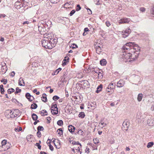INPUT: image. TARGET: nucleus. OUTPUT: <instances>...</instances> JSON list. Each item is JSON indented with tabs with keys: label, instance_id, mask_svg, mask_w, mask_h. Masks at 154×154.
Instances as JSON below:
<instances>
[{
	"label": "nucleus",
	"instance_id": "f257e3e1",
	"mask_svg": "<svg viewBox=\"0 0 154 154\" xmlns=\"http://www.w3.org/2000/svg\"><path fill=\"white\" fill-rule=\"evenodd\" d=\"M123 51L121 54L122 60L126 62H132L138 57L140 48L134 43H127L122 47Z\"/></svg>",
	"mask_w": 154,
	"mask_h": 154
},
{
	"label": "nucleus",
	"instance_id": "f03ea898",
	"mask_svg": "<svg viewBox=\"0 0 154 154\" xmlns=\"http://www.w3.org/2000/svg\"><path fill=\"white\" fill-rule=\"evenodd\" d=\"M141 113L140 112H138L137 114V118L138 119V122H141L140 119L141 118L142 119L146 118V121L147 124L150 126H152L154 125V117L149 115L147 112H145L144 113L141 115Z\"/></svg>",
	"mask_w": 154,
	"mask_h": 154
},
{
	"label": "nucleus",
	"instance_id": "7ed1b4c3",
	"mask_svg": "<svg viewBox=\"0 0 154 154\" xmlns=\"http://www.w3.org/2000/svg\"><path fill=\"white\" fill-rule=\"evenodd\" d=\"M42 44L43 47L45 48L49 49L52 48L49 38H46L45 39H43L42 41Z\"/></svg>",
	"mask_w": 154,
	"mask_h": 154
},
{
	"label": "nucleus",
	"instance_id": "20e7f679",
	"mask_svg": "<svg viewBox=\"0 0 154 154\" xmlns=\"http://www.w3.org/2000/svg\"><path fill=\"white\" fill-rule=\"evenodd\" d=\"M70 143L73 144L75 147L74 148L75 149L76 152L78 153H79L80 154L81 153V151H80V149L81 148V145L78 142H76L75 141H70Z\"/></svg>",
	"mask_w": 154,
	"mask_h": 154
},
{
	"label": "nucleus",
	"instance_id": "39448f33",
	"mask_svg": "<svg viewBox=\"0 0 154 154\" xmlns=\"http://www.w3.org/2000/svg\"><path fill=\"white\" fill-rule=\"evenodd\" d=\"M81 83H78L76 85H78L80 87H86L89 85V83L86 80H84L83 81H80Z\"/></svg>",
	"mask_w": 154,
	"mask_h": 154
},
{
	"label": "nucleus",
	"instance_id": "423d86ee",
	"mask_svg": "<svg viewBox=\"0 0 154 154\" xmlns=\"http://www.w3.org/2000/svg\"><path fill=\"white\" fill-rule=\"evenodd\" d=\"M131 32V30L129 28L126 29L124 32L122 31L120 32L122 35V37L124 38L128 36Z\"/></svg>",
	"mask_w": 154,
	"mask_h": 154
},
{
	"label": "nucleus",
	"instance_id": "0eeeda50",
	"mask_svg": "<svg viewBox=\"0 0 154 154\" xmlns=\"http://www.w3.org/2000/svg\"><path fill=\"white\" fill-rule=\"evenodd\" d=\"M129 126V122L127 120L125 121L123 124L122 127V129L124 131H127Z\"/></svg>",
	"mask_w": 154,
	"mask_h": 154
},
{
	"label": "nucleus",
	"instance_id": "6e6552de",
	"mask_svg": "<svg viewBox=\"0 0 154 154\" xmlns=\"http://www.w3.org/2000/svg\"><path fill=\"white\" fill-rule=\"evenodd\" d=\"M51 112L53 115H56L58 113V108L56 104L53 105L51 107Z\"/></svg>",
	"mask_w": 154,
	"mask_h": 154
},
{
	"label": "nucleus",
	"instance_id": "1a4fd4ad",
	"mask_svg": "<svg viewBox=\"0 0 154 154\" xmlns=\"http://www.w3.org/2000/svg\"><path fill=\"white\" fill-rule=\"evenodd\" d=\"M131 20L129 18L125 17L119 20V24L122 23H128Z\"/></svg>",
	"mask_w": 154,
	"mask_h": 154
},
{
	"label": "nucleus",
	"instance_id": "9d476101",
	"mask_svg": "<svg viewBox=\"0 0 154 154\" xmlns=\"http://www.w3.org/2000/svg\"><path fill=\"white\" fill-rule=\"evenodd\" d=\"M50 41V42L51 43V44L52 46V48L54 47L57 42V39L56 38L54 39H51L49 40Z\"/></svg>",
	"mask_w": 154,
	"mask_h": 154
},
{
	"label": "nucleus",
	"instance_id": "9b49d317",
	"mask_svg": "<svg viewBox=\"0 0 154 154\" xmlns=\"http://www.w3.org/2000/svg\"><path fill=\"white\" fill-rule=\"evenodd\" d=\"M10 146H5V145H2L0 146V151H6L10 148Z\"/></svg>",
	"mask_w": 154,
	"mask_h": 154
},
{
	"label": "nucleus",
	"instance_id": "f8f14e48",
	"mask_svg": "<svg viewBox=\"0 0 154 154\" xmlns=\"http://www.w3.org/2000/svg\"><path fill=\"white\" fill-rule=\"evenodd\" d=\"M125 84L124 81L122 79H120L118 82L117 86L119 88L122 87L124 86Z\"/></svg>",
	"mask_w": 154,
	"mask_h": 154
},
{
	"label": "nucleus",
	"instance_id": "ddd939ff",
	"mask_svg": "<svg viewBox=\"0 0 154 154\" xmlns=\"http://www.w3.org/2000/svg\"><path fill=\"white\" fill-rule=\"evenodd\" d=\"M26 97L30 101H32L34 99L33 97L31 96L29 93H27L26 94Z\"/></svg>",
	"mask_w": 154,
	"mask_h": 154
},
{
	"label": "nucleus",
	"instance_id": "4468645a",
	"mask_svg": "<svg viewBox=\"0 0 154 154\" xmlns=\"http://www.w3.org/2000/svg\"><path fill=\"white\" fill-rule=\"evenodd\" d=\"M114 89V88L111 87V84H109L106 89V91L108 93L111 92L112 93V90H113Z\"/></svg>",
	"mask_w": 154,
	"mask_h": 154
},
{
	"label": "nucleus",
	"instance_id": "2eb2a0df",
	"mask_svg": "<svg viewBox=\"0 0 154 154\" xmlns=\"http://www.w3.org/2000/svg\"><path fill=\"white\" fill-rule=\"evenodd\" d=\"M19 85L21 86H24L25 85V82L22 78H20L19 80Z\"/></svg>",
	"mask_w": 154,
	"mask_h": 154
},
{
	"label": "nucleus",
	"instance_id": "dca6fc26",
	"mask_svg": "<svg viewBox=\"0 0 154 154\" xmlns=\"http://www.w3.org/2000/svg\"><path fill=\"white\" fill-rule=\"evenodd\" d=\"M69 131L71 133L74 131L75 127L72 125H69L68 126Z\"/></svg>",
	"mask_w": 154,
	"mask_h": 154
},
{
	"label": "nucleus",
	"instance_id": "f3484780",
	"mask_svg": "<svg viewBox=\"0 0 154 154\" xmlns=\"http://www.w3.org/2000/svg\"><path fill=\"white\" fill-rule=\"evenodd\" d=\"M68 62L69 58L67 57H65L63 61L62 65L63 66H65Z\"/></svg>",
	"mask_w": 154,
	"mask_h": 154
},
{
	"label": "nucleus",
	"instance_id": "a211bd4d",
	"mask_svg": "<svg viewBox=\"0 0 154 154\" xmlns=\"http://www.w3.org/2000/svg\"><path fill=\"white\" fill-rule=\"evenodd\" d=\"M7 68L6 66H2L1 69V73L2 74H5L7 71Z\"/></svg>",
	"mask_w": 154,
	"mask_h": 154
},
{
	"label": "nucleus",
	"instance_id": "6ab92c4d",
	"mask_svg": "<svg viewBox=\"0 0 154 154\" xmlns=\"http://www.w3.org/2000/svg\"><path fill=\"white\" fill-rule=\"evenodd\" d=\"M97 72L98 73L96 75L98 76V79H102L103 77V72L102 71L100 72L99 71H98V72Z\"/></svg>",
	"mask_w": 154,
	"mask_h": 154
},
{
	"label": "nucleus",
	"instance_id": "aec40b11",
	"mask_svg": "<svg viewBox=\"0 0 154 154\" xmlns=\"http://www.w3.org/2000/svg\"><path fill=\"white\" fill-rule=\"evenodd\" d=\"M2 145H5L8 146H11V145L9 143H7V140H3L2 142Z\"/></svg>",
	"mask_w": 154,
	"mask_h": 154
},
{
	"label": "nucleus",
	"instance_id": "412c9836",
	"mask_svg": "<svg viewBox=\"0 0 154 154\" xmlns=\"http://www.w3.org/2000/svg\"><path fill=\"white\" fill-rule=\"evenodd\" d=\"M42 100L44 102H46L47 101L46 94L44 93L43 94L42 97Z\"/></svg>",
	"mask_w": 154,
	"mask_h": 154
},
{
	"label": "nucleus",
	"instance_id": "4be33fe9",
	"mask_svg": "<svg viewBox=\"0 0 154 154\" xmlns=\"http://www.w3.org/2000/svg\"><path fill=\"white\" fill-rule=\"evenodd\" d=\"M143 97V94L141 93L138 94L137 95V100L138 101L140 102L142 99Z\"/></svg>",
	"mask_w": 154,
	"mask_h": 154
},
{
	"label": "nucleus",
	"instance_id": "5701e85b",
	"mask_svg": "<svg viewBox=\"0 0 154 154\" xmlns=\"http://www.w3.org/2000/svg\"><path fill=\"white\" fill-rule=\"evenodd\" d=\"M94 47L95 48H97V47L102 48L103 45L102 44H101V43L97 42L94 45Z\"/></svg>",
	"mask_w": 154,
	"mask_h": 154
},
{
	"label": "nucleus",
	"instance_id": "b1692460",
	"mask_svg": "<svg viewBox=\"0 0 154 154\" xmlns=\"http://www.w3.org/2000/svg\"><path fill=\"white\" fill-rule=\"evenodd\" d=\"M102 85H100L98 86L97 88V90L96 91V92L97 93H98L100 91H101L102 90Z\"/></svg>",
	"mask_w": 154,
	"mask_h": 154
},
{
	"label": "nucleus",
	"instance_id": "393cba45",
	"mask_svg": "<svg viewBox=\"0 0 154 154\" xmlns=\"http://www.w3.org/2000/svg\"><path fill=\"white\" fill-rule=\"evenodd\" d=\"M100 64L102 66L105 65L107 63L106 60L105 59H103L100 60Z\"/></svg>",
	"mask_w": 154,
	"mask_h": 154
},
{
	"label": "nucleus",
	"instance_id": "a878e982",
	"mask_svg": "<svg viewBox=\"0 0 154 154\" xmlns=\"http://www.w3.org/2000/svg\"><path fill=\"white\" fill-rule=\"evenodd\" d=\"M102 48H95L96 49V51L97 53L98 54H100L101 52L102 51Z\"/></svg>",
	"mask_w": 154,
	"mask_h": 154
},
{
	"label": "nucleus",
	"instance_id": "bb28decb",
	"mask_svg": "<svg viewBox=\"0 0 154 154\" xmlns=\"http://www.w3.org/2000/svg\"><path fill=\"white\" fill-rule=\"evenodd\" d=\"M32 119L34 121H36L37 120L38 117L37 115L35 113H33L32 115Z\"/></svg>",
	"mask_w": 154,
	"mask_h": 154
},
{
	"label": "nucleus",
	"instance_id": "cd10ccee",
	"mask_svg": "<svg viewBox=\"0 0 154 154\" xmlns=\"http://www.w3.org/2000/svg\"><path fill=\"white\" fill-rule=\"evenodd\" d=\"M33 135H29L26 137V139L28 141H32L31 138H32Z\"/></svg>",
	"mask_w": 154,
	"mask_h": 154
},
{
	"label": "nucleus",
	"instance_id": "c85d7f7f",
	"mask_svg": "<svg viewBox=\"0 0 154 154\" xmlns=\"http://www.w3.org/2000/svg\"><path fill=\"white\" fill-rule=\"evenodd\" d=\"M85 116V113L83 112H80L79 115V117L81 118H84Z\"/></svg>",
	"mask_w": 154,
	"mask_h": 154
},
{
	"label": "nucleus",
	"instance_id": "c756f323",
	"mask_svg": "<svg viewBox=\"0 0 154 154\" xmlns=\"http://www.w3.org/2000/svg\"><path fill=\"white\" fill-rule=\"evenodd\" d=\"M37 107V105L36 103H34L32 104L31 106V108L32 109H36Z\"/></svg>",
	"mask_w": 154,
	"mask_h": 154
},
{
	"label": "nucleus",
	"instance_id": "7c9ffc66",
	"mask_svg": "<svg viewBox=\"0 0 154 154\" xmlns=\"http://www.w3.org/2000/svg\"><path fill=\"white\" fill-rule=\"evenodd\" d=\"M154 144L153 142H149L147 145V147L148 148L152 147Z\"/></svg>",
	"mask_w": 154,
	"mask_h": 154
},
{
	"label": "nucleus",
	"instance_id": "2f4dec72",
	"mask_svg": "<svg viewBox=\"0 0 154 154\" xmlns=\"http://www.w3.org/2000/svg\"><path fill=\"white\" fill-rule=\"evenodd\" d=\"M15 112H17V114H16L17 115H18L20 114L19 110L18 109H16L15 111H14V112H12V111H11L10 114L11 115L13 114V113H14Z\"/></svg>",
	"mask_w": 154,
	"mask_h": 154
},
{
	"label": "nucleus",
	"instance_id": "473e14b6",
	"mask_svg": "<svg viewBox=\"0 0 154 154\" xmlns=\"http://www.w3.org/2000/svg\"><path fill=\"white\" fill-rule=\"evenodd\" d=\"M22 128L21 127H19L15 128L14 130L16 132H19L22 131Z\"/></svg>",
	"mask_w": 154,
	"mask_h": 154
},
{
	"label": "nucleus",
	"instance_id": "72a5a7b5",
	"mask_svg": "<svg viewBox=\"0 0 154 154\" xmlns=\"http://www.w3.org/2000/svg\"><path fill=\"white\" fill-rule=\"evenodd\" d=\"M57 124L58 125L61 126L63 125V121L61 120H59L57 122Z\"/></svg>",
	"mask_w": 154,
	"mask_h": 154
},
{
	"label": "nucleus",
	"instance_id": "f704fd0d",
	"mask_svg": "<svg viewBox=\"0 0 154 154\" xmlns=\"http://www.w3.org/2000/svg\"><path fill=\"white\" fill-rule=\"evenodd\" d=\"M93 141L94 143L96 144H97L99 143V139L97 138H94L93 139Z\"/></svg>",
	"mask_w": 154,
	"mask_h": 154
},
{
	"label": "nucleus",
	"instance_id": "c9c22d12",
	"mask_svg": "<svg viewBox=\"0 0 154 154\" xmlns=\"http://www.w3.org/2000/svg\"><path fill=\"white\" fill-rule=\"evenodd\" d=\"M14 91V89L12 88L9 89L8 90V93L9 94H11L12 92H13Z\"/></svg>",
	"mask_w": 154,
	"mask_h": 154
},
{
	"label": "nucleus",
	"instance_id": "e433bc0d",
	"mask_svg": "<svg viewBox=\"0 0 154 154\" xmlns=\"http://www.w3.org/2000/svg\"><path fill=\"white\" fill-rule=\"evenodd\" d=\"M57 132H59L58 134L60 135L63 134V130L61 128L58 129L57 130Z\"/></svg>",
	"mask_w": 154,
	"mask_h": 154
},
{
	"label": "nucleus",
	"instance_id": "4c0bfd02",
	"mask_svg": "<svg viewBox=\"0 0 154 154\" xmlns=\"http://www.w3.org/2000/svg\"><path fill=\"white\" fill-rule=\"evenodd\" d=\"M51 2L53 4H56L59 2L60 0H50Z\"/></svg>",
	"mask_w": 154,
	"mask_h": 154
},
{
	"label": "nucleus",
	"instance_id": "58836bf2",
	"mask_svg": "<svg viewBox=\"0 0 154 154\" xmlns=\"http://www.w3.org/2000/svg\"><path fill=\"white\" fill-rule=\"evenodd\" d=\"M47 111L45 110H43L41 112V113L43 114V116L47 115Z\"/></svg>",
	"mask_w": 154,
	"mask_h": 154
},
{
	"label": "nucleus",
	"instance_id": "ea45409f",
	"mask_svg": "<svg viewBox=\"0 0 154 154\" xmlns=\"http://www.w3.org/2000/svg\"><path fill=\"white\" fill-rule=\"evenodd\" d=\"M92 72H93V73L94 74H95V75H97V73L98 72V71H99V70H96L94 68L92 70Z\"/></svg>",
	"mask_w": 154,
	"mask_h": 154
},
{
	"label": "nucleus",
	"instance_id": "a19ab883",
	"mask_svg": "<svg viewBox=\"0 0 154 154\" xmlns=\"http://www.w3.org/2000/svg\"><path fill=\"white\" fill-rule=\"evenodd\" d=\"M44 129L43 127L42 126H39L37 127V130L39 131H43Z\"/></svg>",
	"mask_w": 154,
	"mask_h": 154
},
{
	"label": "nucleus",
	"instance_id": "79ce46f5",
	"mask_svg": "<svg viewBox=\"0 0 154 154\" xmlns=\"http://www.w3.org/2000/svg\"><path fill=\"white\" fill-rule=\"evenodd\" d=\"M21 91V89H19V88L18 87L16 89V91L15 93V94L18 93H20Z\"/></svg>",
	"mask_w": 154,
	"mask_h": 154
},
{
	"label": "nucleus",
	"instance_id": "37998d69",
	"mask_svg": "<svg viewBox=\"0 0 154 154\" xmlns=\"http://www.w3.org/2000/svg\"><path fill=\"white\" fill-rule=\"evenodd\" d=\"M60 98V97L57 96H54L53 97V99L55 101H56Z\"/></svg>",
	"mask_w": 154,
	"mask_h": 154
},
{
	"label": "nucleus",
	"instance_id": "c03bdc74",
	"mask_svg": "<svg viewBox=\"0 0 154 154\" xmlns=\"http://www.w3.org/2000/svg\"><path fill=\"white\" fill-rule=\"evenodd\" d=\"M83 131L81 129L79 130L77 132V133L80 135H82L83 134Z\"/></svg>",
	"mask_w": 154,
	"mask_h": 154
},
{
	"label": "nucleus",
	"instance_id": "a18cd8bd",
	"mask_svg": "<svg viewBox=\"0 0 154 154\" xmlns=\"http://www.w3.org/2000/svg\"><path fill=\"white\" fill-rule=\"evenodd\" d=\"M39 131H38L37 133V136L39 137H41V133Z\"/></svg>",
	"mask_w": 154,
	"mask_h": 154
},
{
	"label": "nucleus",
	"instance_id": "49530a36",
	"mask_svg": "<svg viewBox=\"0 0 154 154\" xmlns=\"http://www.w3.org/2000/svg\"><path fill=\"white\" fill-rule=\"evenodd\" d=\"M105 23L106 26L108 27L109 26L111 25L110 22L108 21H106Z\"/></svg>",
	"mask_w": 154,
	"mask_h": 154
},
{
	"label": "nucleus",
	"instance_id": "de8ad7c7",
	"mask_svg": "<svg viewBox=\"0 0 154 154\" xmlns=\"http://www.w3.org/2000/svg\"><path fill=\"white\" fill-rule=\"evenodd\" d=\"M81 9V7L79 5H77L76 6V10L77 11H79Z\"/></svg>",
	"mask_w": 154,
	"mask_h": 154
},
{
	"label": "nucleus",
	"instance_id": "09e8293b",
	"mask_svg": "<svg viewBox=\"0 0 154 154\" xmlns=\"http://www.w3.org/2000/svg\"><path fill=\"white\" fill-rule=\"evenodd\" d=\"M35 145L36 146H37L38 147V148L39 149H41V146L40 145V144H38V143H36Z\"/></svg>",
	"mask_w": 154,
	"mask_h": 154
},
{
	"label": "nucleus",
	"instance_id": "8fccbe9b",
	"mask_svg": "<svg viewBox=\"0 0 154 154\" xmlns=\"http://www.w3.org/2000/svg\"><path fill=\"white\" fill-rule=\"evenodd\" d=\"M75 11L74 10H72L70 12L69 15H70V16H72L75 13Z\"/></svg>",
	"mask_w": 154,
	"mask_h": 154
},
{
	"label": "nucleus",
	"instance_id": "3c124183",
	"mask_svg": "<svg viewBox=\"0 0 154 154\" xmlns=\"http://www.w3.org/2000/svg\"><path fill=\"white\" fill-rule=\"evenodd\" d=\"M71 47L72 48H77L78 46L74 44L71 45Z\"/></svg>",
	"mask_w": 154,
	"mask_h": 154
},
{
	"label": "nucleus",
	"instance_id": "603ef678",
	"mask_svg": "<svg viewBox=\"0 0 154 154\" xmlns=\"http://www.w3.org/2000/svg\"><path fill=\"white\" fill-rule=\"evenodd\" d=\"M59 72V71H58L57 69L54 73H53V75H57Z\"/></svg>",
	"mask_w": 154,
	"mask_h": 154
},
{
	"label": "nucleus",
	"instance_id": "864d4df0",
	"mask_svg": "<svg viewBox=\"0 0 154 154\" xmlns=\"http://www.w3.org/2000/svg\"><path fill=\"white\" fill-rule=\"evenodd\" d=\"M49 147L50 149L52 151H53L54 150V147L52 146L51 144H50L49 145Z\"/></svg>",
	"mask_w": 154,
	"mask_h": 154
},
{
	"label": "nucleus",
	"instance_id": "5fc2aeb1",
	"mask_svg": "<svg viewBox=\"0 0 154 154\" xmlns=\"http://www.w3.org/2000/svg\"><path fill=\"white\" fill-rule=\"evenodd\" d=\"M89 150L90 149L88 148H86V149H85V152L88 154L90 152Z\"/></svg>",
	"mask_w": 154,
	"mask_h": 154
},
{
	"label": "nucleus",
	"instance_id": "6e6d98bb",
	"mask_svg": "<svg viewBox=\"0 0 154 154\" xmlns=\"http://www.w3.org/2000/svg\"><path fill=\"white\" fill-rule=\"evenodd\" d=\"M145 8L143 7L141 8L140 9V11L142 12H144L145 11Z\"/></svg>",
	"mask_w": 154,
	"mask_h": 154
},
{
	"label": "nucleus",
	"instance_id": "4d7b16f0",
	"mask_svg": "<svg viewBox=\"0 0 154 154\" xmlns=\"http://www.w3.org/2000/svg\"><path fill=\"white\" fill-rule=\"evenodd\" d=\"M151 12L152 14L154 15V6H153L152 10H151Z\"/></svg>",
	"mask_w": 154,
	"mask_h": 154
},
{
	"label": "nucleus",
	"instance_id": "13d9d810",
	"mask_svg": "<svg viewBox=\"0 0 154 154\" xmlns=\"http://www.w3.org/2000/svg\"><path fill=\"white\" fill-rule=\"evenodd\" d=\"M100 124L101 125H102L103 127L105 126L106 125V124H104V123L102 121H101L100 122Z\"/></svg>",
	"mask_w": 154,
	"mask_h": 154
},
{
	"label": "nucleus",
	"instance_id": "bf43d9fd",
	"mask_svg": "<svg viewBox=\"0 0 154 154\" xmlns=\"http://www.w3.org/2000/svg\"><path fill=\"white\" fill-rule=\"evenodd\" d=\"M87 11L89 14H91L92 13V11L89 8L87 9Z\"/></svg>",
	"mask_w": 154,
	"mask_h": 154
},
{
	"label": "nucleus",
	"instance_id": "052dcab7",
	"mask_svg": "<svg viewBox=\"0 0 154 154\" xmlns=\"http://www.w3.org/2000/svg\"><path fill=\"white\" fill-rule=\"evenodd\" d=\"M15 74V72H14L13 71L11 73L10 75L12 77H13L14 76Z\"/></svg>",
	"mask_w": 154,
	"mask_h": 154
},
{
	"label": "nucleus",
	"instance_id": "680f3d73",
	"mask_svg": "<svg viewBox=\"0 0 154 154\" xmlns=\"http://www.w3.org/2000/svg\"><path fill=\"white\" fill-rule=\"evenodd\" d=\"M51 140H50V139H48V140H47V143L49 145L50 144H51Z\"/></svg>",
	"mask_w": 154,
	"mask_h": 154
},
{
	"label": "nucleus",
	"instance_id": "e2e57ef3",
	"mask_svg": "<svg viewBox=\"0 0 154 154\" xmlns=\"http://www.w3.org/2000/svg\"><path fill=\"white\" fill-rule=\"evenodd\" d=\"M47 120L48 121V122L49 123L50 122V121L51 120V118L50 117H48L47 118Z\"/></svg>",
	"mask_w": 154,
	"mask_h": 154
},
{
	"label": "nucleus",
	"instance_id": "0e129e2a",
	"mask_svg": "<svg viewBox=\"0 0 154 154\" xmlns=\"http://www.w3.org/2000/svg\"><path fill=\"white\" fill-rule=\"evenodd\" d=\"M1 90V92L2 94H3L4 93V92L5 91L4 89V88H2Z\"/></svg>",
	"mask_w": 154,
	"mask_h": 154
},
{
	"label": "nucleus",
	"instance_id": "69168bd1",
	"mask_svg": "<svg viewBox=\"0 0 154 154\" xmlns=\"http://www.w3.org/2000/svg\"><path fill=\"white\" fill-rule=\"evenodd\" d=\"M89 29H88V28H85L84 29V32H87L89 31Z\"/></svg>",
	"mask_w": 154,
	"mask_h": 154
},
{
	"label": "nucleus",
	"instance_id": "338daca9",
	"mask_svg": "<svg viewBox=\"0 0 154 154\" xmlns=\"http://www.w3.org/2000/svg\"><path fill=\"white\" fill-rule=\"evenodd\" d=\"M151 110L152 111H153L154 110V105H152L151 107Z\"/></svg>",
	"mask_w": 154,
	"mask_h": 154
},
{
	"label": "nucleus",
	"instance_id": "774afa93",
	"mask_svg": "<svg viewBox=\"0 0 154 154\" xmlns=\"http://www.w3.org/2000/svg\"><path fill=\"white\" fill-rule=\"evenodd\" d=\"M75 149L74 148L73 149H72V151H71V153L72 154H74V153H75Z\"/></svg>",
	"mask_w": 154,
	"mask_h": 154
}]
</instances>
